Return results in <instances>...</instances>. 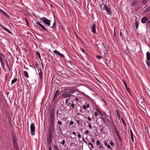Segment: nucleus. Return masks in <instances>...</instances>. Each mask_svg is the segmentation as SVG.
Segmentation results:
<instances>
[{
  "label": "nucleus",
  "instance_id": "9b49d317",
  "mask_svg": "<svg viewBox=\"0 0 150 150\" xmlns=\"http://www.w3.org/2000/svg\"><path fill=\"white\" fill-rule=\"evenodd\" d=\"M0 26L4 30H6L7 31L8 33H9L11 34L12 32L10 31L7 28H6L4 26H3L2 25H0Z\"/></svg>",
  "mask_w": 150,
  "mask_h": 150
},
{
  "label": "nucleus",
  "instance_id": "39448f33",
  "mask_svg": "<svg viewBox=\"0 0 150 150\" xmlns=\"http://www.w3.org/2000/svg\"><path fill=\"white\" fill-rule=\"evenodd\" d=\"M53 52L55 54L58 55L60 57L63 58L65 57V56L63 54H61L56 50H55Z\"/></svg>",
  "mask_w": 150,
  "mask_h": 150
},
{
  "label": "nucleus",
  "instance_id": "f3484780",
  "mask_svg": "<svg viewBox=\"0 0 150 150\" xmlns=\"http://www.w3.org/2000/svg\"><path fill=\"white\" fill-rule=\"evenodd\" d=\"M146 59L148 61L150 60V53L149 52L146 53Z\"/></svg>",
  "mask_w": 150,
  "mask_h": 150
},
{
  "label": "nucleus",
  "instance_id": "4be33fe9",
  "mask_svg": "<svg viewBox=\"0 0 150 150\" xmlns=\"http://www.w3.org/2000/svg\"><path fill=\"white\" fill-rule=\"evenodd\" d=\"M23 74H24V76L25 77H26L27 78H28L29 77L28 73L27 71H24Z\"/></svg>",
  "mask_w": 150,
  "mask_h": 150
},
{
  "label": "nucleus",
  "instance_id": "5701e85b",
  "mask_svg": "<svg viewBox=\"0 0 150 150\" xmlns=\"http://www.w3.org/2000/svg\"><path fill=\"white\" fill-rule=\"evenodd\" d=\"M71 106L72 108V109H77V107L74 104L72 103L71 105Z\"/></svg>",
  "mask_w": 150,
  "mask_h": 150
},
{
  "label": "nucleus",
  "instance_id": "09e8293b",
  "mask_svg": "<svg viewBox=\"0 0 150 150\" xmlns=\"http://www.w3.org/2000/svg\"><path fill=\"white\" fill-rule=\"evenodd\" d=\"M54 148L55 150H59L58 147L56 145H55L54 146Z\"/></svg>",
  "mask_w": 150,
  "mask_h": 150
},
{
  "label": "nucleus",
  "instance_id": "c756f323",
  "mask_svg": "<svg viewBox=\"0 0 150 150\" xmlns=\"http://www.w3.org/2000/svg\"><path fill=\"white\" fill-rule=\"evenodd\" d=\"M140 105L143 108H145V105L142 102L141 103V104H140Z\"/></svg>",
  "mask_w": 150,
  "mask_h": 150
},
{
  "label": "nucleus",
  "instance_id": "0eeeda50",
  "mask_svg": "<svg viewBox=\"0 0 150 150\" xmlns=\"http://www.w3.org/2000/svg\"><path fill=\"white\" fill-rule=\"evenodd\" d=\"M103 9L104 10H105L109 14H110L111 13V11L110 9V8L106 5H104V7L103 8Z\"/></svg>",
  "mask_w": 150,
  "mask_h": 150
},
{
  "label": "nucleus",
  "instance_id": "a211bd4d",
  "mask_svg": "<svg viewBox=\"0 0 150 150\" xmlns=\"http://www.w3.org/2000/svg\"><path fill=\"white\" fill-rule=\"evenodd\" d=\"M5 58L4 55L2 53H0V61L2 62L3 59Z\"/></svg>",
  "mask_w": 150,
  "mask_h": 150
},
{
  "label": "nucleus",
  "instance_id": "72a5a7b5",
  "mask_svg": "<svg viewBox=\"0 0 150 150\" xmlns=\"http://www.w3.org/2000/svg\"><path fill=\"white\" fill-rule=\"evenodd\" d=\"M147 0H143L142 1V3L145 4L147 3Z\"/></svg>",
  "mask_w": 150,
  "mask_h": 150
},
{
  "label": "nucleus",
  "instance_id": "f704fd0d",
  "mask_svg": "<svg viewBox=\"0 0 150 150\" xmlns=\"http://www.w3.org/2000/svg\"><path fill=\"white\" fill-rule=\"evenodd\" d=\"M87 123L88 124V126L89 128V129H91V128H92V126H91V123H89L88 121H87Z\"/></svg>",
  "mask_w": 150,
  "mask_h": 150
},
{
  "label": "nucleus",
  "instance_id": "f8f14e48",
  "mask_svg": "<svg viewBox=\"0 0 150 150\" xmlns=\"http://www.w3.org/2000/svg\"><path fill=\"white\" fill-rule=\"evenodd\" d=\"M148 19L147 18L145 17H144L141 19V21L142 23H144L148 21Z\"/></svg>",
  "mask_w": 150,
  "mask_h": 150
},
{
  "label": "nucleus",
  "instance_id": "cd10ccee",
  "mask_svg": "<svg viewBox=\"0 0 150 150\" xmlns=\"http://www.w3.org/2000/svg\"><path fill=\"white\" fill-rule=\"evenodd\" d=\"M50 122L51 125L54 124V119H50Z\"/></svg>",
  "mask_w": 150,
  "mask_h": 150
},
{
  "label": "nucleus",
  "instance_id": "864d4df0",
  "mask_svg": "<svg viewBox=\"0 0 150 150\" xmlns=\"http://www.w3.org/2000/svg\"><path fill=\"white\" fill-rule=\"evenodd\" d=\"M114 127H115V132H116V133L117 132H118V131L116 127V126L115 125H114Z\"/></svg>",
  "mask_w": 150,
  "mask_h": 150
},
{
  "label": "nucleus",
  "instance_id": "6e6552de",
  "mask_svg": "<svg viewBox=\"0 0 150 150\" xmlns=\"http://www.w3.org/2000/svg\"><path fill=\"white\" fill-rule=\"evenodd\" d=\"M55 110L53 109L51 111L50 115V119H54V116Z\"/></svg>",
  "mask_w": 150,
  "mask_h": 150
},
{
  "label": "nucleus",
  "instance_id": "c85d7f7f",
  "mask_svg": "<svg viewBox=\"0 0 150 150\" xmlns=\"http://www.w3.org/2000/svg\"><path fill=\"white\" fill-rule=\"evenodd\" d=\"M122 81L124 83L125 88L127 87V86L125 81L124 79H123Z\"/></svg>",
  "mask_w": 150,
  "mask_h": 150
},
{
  "label": "nucleus",
  "instance_id": "c03bdc74",
  "mask_svg": "<svg viewBox=\"0 0 150 150\" xmlns=\"http://www.w3.org/2000/svg\"><path fill=\"white\" fill-rule=\"evenodd\" d=\"M96 110L99 113V114H100V115H101V116H103V115L101 113V112L98 110V109H96Z\"/></svg>",
  "mask_w": 150,
  "mask_h": 150
},
{
  "label": "nucleus",
  "instance_id": "7c9ffc66",
  "mask_svg": "<svg viewBox=\"0 0 150 150\" xmlns=\"http://www.w3.org/2000/svg\"><path fill=\"white\" fill-rule=\"evenodd\" d=\"M150 11V6L147 8L145 10V11L146 13L148 12H149Z\"/></svg>",
  "mask_w": 150,
  "mask_h": 150
},
{
  "label": "nucleus",
  "instance_id": "aec40b11",
  "mask_svg": "<svg viewBox=\"0 0 150 150\" xmlns=\"http://www.w3.org/2000/svg\"><path fill=\"white\" fill-rule=\"evenodd\" d=\"M48 143V149L49 150H52V147H51V143L52 142H47Z\"/></svg>",
  "mask_w": 150,
  "mask_h": 150
},
{
  "label": "nucleus",
  "instance_id": "473e14b6",
  "mask_svg": "<svg viewBox=\"0 0 150 150\" xmlns=\"http://www.w3.org/2000/svg\"><path fill=\"white\" fill-rule=\"evenodd\" d=\"M118 139H119V143H120V144L121 145L122 143V140H121V137H120L118 138Z\"/></svg>",
  "mask_w": 150,
  "mask_h": 150
},
{
  "label": "nucleus",
  "instance_id": "3c124183",
  "mask_svg": "<svg viewBox=\"0 0 150 150\" xmlns=\"http://www.w3.org/2000/svg\"><path fill=\"white\" fill-rule=\"evenodd\" d=\"M106 146H107V147L108 149H111V146L110 145L108 144Z\"/></svg>",
  "mask_w": 150,
  "mask_h": 150
},
{
  "label": "nucleus",
  "instance_id": "e2e57ef3",
  "mask_svg": "<svg viewBox=\"0 0 150 150\" xmlns=\"http://www.w3.org/2000/svg\"><path fill=\"white\" fill-rule=\"evenodd\" d=\"M131 139L132 141L133 142H134V138H133V136H131Z\"/></svg>",
  "mask_w": 150,
  "mask_h": 150
},
{
  "label": "nucleus",
  "instance_id": "a19ab883",
  "mask_svg": "<svg viewBox=\"0 0 150 150\" xmlns=\"http://www.w3.org/2000/svg\"><path fill=\"white\" fill-rule=\"evenodd\" d=\"M88 145H90L91 146V148H94V146L93 145V144L91 143H88Z\"/></svg>",
  "mask_w": 150,
  "mask_h": 150
},
{
  "label": "nucleus",
  "instance_id": "6ab92c4d",
  "mask_svg": "<svg viewBox=\"0 0 150 150\" xmlns=\"http://www.w3.org/2000/svg\"><path fill=\"white\" fill-rule=\"evenodd\" d=\"M13 143V145L14 148L16 149V150H18V146H17V142L15 143Z\"/></svg>",
  "mask_w": 150,
  "mask_h": 150
},
{
  "label": "nucleus",
  "instance_id": "1a4fd4ad",
  "mask_svg": "<svg viewBox=\"0 0 150 150\" xmlns=\"http://www.w3.org/2000/svg\"><path fill=\"white\" fill-rule=\"evenodd\" d=\"M96 25L93 23L92 26L91 27V31L94 33H96Z\"/></svg>",
  "mask_w": 150,
  "mask_h": 150
},
{
  "label": "nucleus",
  "instance_id": "49530a36",
  "mask_svg": "<svg viewBox=\"0 0 150 150\" xmlns=\"http://www.w3.org/2000/svg\"><path fill=\"white\" fill-rule=\"evenodd\" d=\"M57 123H58V125H62V122L61 121H60V120H58L57 121Z\"/></svg>",
  "mask_w": 150,
  "mask_h": 150
},
{
  "label": "nucleus",
  "instance_id": "e433bc0d",
  "mask_svg": "<svg viewBox=\"0 0 150 150\" xmlns=\"http://www.w3.org/2000/svg\"><path fill=\"white\" fill-rule=\"evenodd\" d=\"M96 144L98 145H99L100 144V142L99 140H98L96 142Z\"/></svg>",
  "mask_w": 150,
  "mask_h": 150
},
{
  "label": "nucleus",
  "instance_id": "052dcab7",
  "mask_svg": "<svg viewBox=\"0 0 150 150\" xmlns=\"http://www.w3.org/2000/svg\"><path fill=\"white\" fill-rule=\"evenodd\" d=\"M75 120L77 122V123H78V125H80V124L79 120Z\"/></svg>",
  "mask_w": 150,
  "mask_h": 150
},
{
  "label": "nucleus",
  "instance_id": "4c0bfd02",
  "mask_svg": "<svg viewBox=\"0 0 150 150\" xmlns=\"http://www.w3.org/2000/svg\"><path fill=\"white\" fill-rule=\"evenodd\" d=\"M36 54L37 56L41 59L40 58V54L38 52H37Z\"/></svg>",
  "mask_w": 150,
  "mask_h": 150
},
{
  "label": "nucleus",
  "instance_id": "a878e982",
  "mask_svg": "<svg viewBox=\"0 0 150 150\" xmlns=\"http://www.w3.org/2000/svg\"><path fill=\"white\" fill-rule=\"evenodd\" d=\"M102 119L103 121V123H104V124L106 125H107V126H108V125L107 124V122H106V121L104 119L103 117H102Z\"/></svg>",
  "mask_w": 150,
  "mask_h": 150
},
{
  "label": "nucleus",
  "instance_id": "5fc2aeb1",
  "mask_svg": "<svg viewBox=\"0 0 150 150\" xmlns=\"http://www.w3.org/2000/svg\"><path fill=\"white\" fill-rule=\"evenodd\" d=\"M61 144H62V145H64V144L65 143V141L64 140H63L62 141V142H61Z\"/></svg>",
  "mask_w": 150,
  "mask_h": 150
},
{
  "label": "nucleus",
  "instance_id": "37998d69",
  "mask_svg": "<svg viewBox=\"0 0 150 150\" xmlns=\"http://www.w3.org/2000/svg\"><path fill=\"white\" fill-rule=\"evenodd\" d=\"M96 110L99 113V114H100V115H101V116H103V115L101 113V112L98 110V109H96Z\"/></svg>",
  "mask_w": 150,
  "mask_h": 150
},
{
  "label": "nucleus",
  "instance_id": "bf43d9fd",
  "mask_svg": "<svg viewBox=\"0 0 150 150\" xmlns=\"http://www.w3.org/2000/svg\"><path fill=\"white\" fill-rule=\"evenodd\" d=\"M116 134L117 135V137H118V138L120 137V135H119L118 132H117L116 133Z\"/></svg>",
  "mask_w": 150,
  "mask_h": 150
},
{
  "label": "nucleus",
  "instance_id": "603ef678",
  "mask_svg": "<svg viewBox=\"0 0 150 150\" xmlns=\"http://www.w3.org/2000/svg\"><path fill=\"white\" fill-rule=\"evenodd\" d=\"M96 57L97 58H98L99 59H100L101 58V56L99 55H96Z\"/></svg>",
  "mask_w": 150,
  "mask_h": 150
},
{
  "label": "nucleus",
  "instance_id": "ddd939ff",
  "mask_svg": "<svg viewBox=\"0 0 150 150\" xmlns=\"http://www.w3.org/2000/svg\"><path fill=\"white\" fill-rule=\"evenodd\" d=\"M54 132V131L51 129V128H50L48 131V135L50 136H52V134H53Z\"/></svg>",
  "mask_w": 150,
  "mask_h": 150
},
{
  "label": "nucleus",
  "instance_id": "de8ad7c7",
  "mask_svg": "<svg viewBox=\"0 0 150 150\" xmlns=\"http://www.w3.org/2000/svg\"><path fill=\"white\" fill-rule=\"evenodd\" d=\"M25 21L26 22V23L27 25V26H28V21H27V18H25Z\"/></svg>",
  "mask_w": 150,
  "mask_h": 150
},
{
  "label": "nucleus",
  "instance_id": "7ed1b4c3",
  "mask_svg": "<svg viewBox=\"0 0 150 150\" xmlns=\"http://www.w3.org/2000/svg\"><path fill=\"white\" fill-rule=\"evenodd\" d=\"M35 124L34 123L32 122L30 126V132L32 135H35Z\"/></svg>",
  "mask_w": 150,
  "mask_h": 150
},
{
  "label": "nucleus",
  "instance_id": "2eb2a0df",
  "mask_svg": "<svg viewBox=\"0 0 150 150\" xmlns=\"http://www.w3.org/2000/svg\"><path fill=\"white\" fill-rule=\"evenodd\" d=\"M59 93V91L57 90L55 93L54 97L53 99V100H54V99L56 97H57Z\"/></svg>",
  "mask_w": 150,
  "mask_h": 150
},
{
  "label": "nucleus",
  "instance_id": "79ce46f5",
  "mask_svg": "<svg viewBox=\"0 0 150 150\" xmlns=\"http://www.w3.org/2000/svg\"><path fill=\"white\" fill-rule=\"evenodd\" d=\"M1 63V65L2 66V67L4 68V63L3 62V60H2V62H0Z\"/></svg>",
  "mask_w": 150,
  "mask_h": 150
},
{
  "label": "nucleus",
  "instance_id": "bb28decb",
  "mask_svg": "<svg viewBox=\"0 0 150 150\" xmlns=\"http://www.w3.org/2000/svg\"><path fill=\"white\" fill-rule=\"evenodd\" d=\"M12 140H13V143H15V142H16V137H15V136H13Z\"/></svg>",
  "mask_w": 150,
  "mask_h": 150
},
{
  "label": "nucleus",
  "instance_id": "ea45409f",
  "mask_svg": "<svg viewBox=\"0 0 150 150\" xmlns=\"http://www.w3.org/2000/svg\"><path fill=\"white\" fill-rule=\"evenodd\" d=\"M0 12L2 14H4L5 12L1 9H0Z\"/></svg>",
  "mask_w": 150,
  "mask_h": 150
},
{
  "label": "nucleus",
  "instance_id": "b1692460",
  "mask_svg": "<svg viewBox=\"0 0 150 150\" xmlns=\"http://www.w3.org/2000/svg\"><path fill=\"white\" fill-rule=\"evenodd\" d=\"M39 77H40L41 79H42V70L41 69H40V72L39 73Z\"/></svg>",
  "mask_w": 150,
  "mask_h": 150
},
{
  "label": "nucleus",
  "instance_id": "9d476101",
  "mask_svg": "<svg viewBox=\"0 0 150 150\" xmlns=\"http://www.w3.org/2000/svg\"><path fill=\"white\" fill-rule=\"evenodd\" d=\"M52 136L47 135V142H52Z\"/></svg>",
  "mask_w": 150,
  "mask_h": 150
},
{
  "label": "nucleus",
  "instance_id": "4468645a",
  "mask_svg": "<svg viewBox=\"0 0 150 150\" xmlns=\"http://www.w3.org/2000/svg\"><path fill=\"white\" fill-rule=\"evenodd\" d=\"M139 24V21H137V20H136L135 21V24L134 26L136 27L135 30L137 29L138 28V25Z\"/></svg>",
  "mask_w": 150,
  "mask_h": 150
},
{
  "label": "nucleus",
  "instance_id": "412c9836",
  "mask_svg": "<svg viewBox=\"0 0 150 150\" xmlns=\"http://www.w3.org/2000/svg\"><path fill=\"white\" fill-rule=\"evenodd\" d=\"M5 62L6 64V65L7 68L9 70V71H11L10 67L8 65V62L7 60H6V59H5Z\"/></svg>",
  "mask_w": 150,
  "mask_h": 150
},
{
  "label": "nucleus",
  "instance_id": "6e6d98bb",
  "mask_svg": "<svg viewBox=\"0 0 150 150\" xmlns=\"http://www.w3.org/2000/svg\"><path fill=\"white\" fill-rule=\"evenodd\" d=\"M110 144L112 146H114V143L112 142H110Z\"/></svg>",
  "mask_w": 150,
  "mask_h": 150
},
{
  "label": "nucleus",
  "instance_id": "393cba45",
  "mask_svg": "<svg viewBox=\"0 0 150 150\" xmlns=\"http://www.w3.org/2000/svg\"><path fill=\"white\" fill-rule=\"evenodd\" d=\"M17 79L16 78H15L14 79L12 80L11 84H12L15 83L17 81Z\"/></svg>",
  "mask_w": 150,
  "mask_h": 150
},
{
  "label": "nucleus",
  "instance_id": "a18cd8bd",
  "mask_svg": "<svg viewBox=\"0 0 150 150\" xmlns=\"http://www.w3.org/2000/svg\"><path fill=\"white\" fill-rule=\"evenodd\" d=\"M51 129H52V130L54 131V125H51Z\"/></svg>",
  "mask_w": 150,
  "mask_h": 150
},
{
  "label": "nucleus",
  "instance_id": "423d86ee",
  "mask_svg": "<svg viewBox=\"0 0 150 150\" xmlns=\"http://www.w3.org/2000/svg\"><path fill=\"white\" fill-rule=\"evenodd\" d=\"M36 24L41 27L43 30L46 32H47L48 31V30L45 28L44 26L41 24L39 22L37 21L36 22Z\"/></svg>",
  "mask_w": 150,
  "mask_h": 150
},
{
  "label": "nucleus",
  "instance_id": "774afa93",
  "mask_svg": "<svg viewBox=\"0 0 150 150\" xmlns=\"http://www.w3.org/2000/svg\"><path fill=\"white\" fill-rule=\"evenodd\" d=\"M89 132L88 130H86L85 131V133L86 134L89 133Z\"/></svg>",
  "mask_w": 150,
  "mask_h": 150
},
{
  "label": "nucleus",
  "instance_id": "2f4dec72",
  "mask_svg": "<svg viewBox=\"0 0 150 150\" xmlns=\"http://www.w3.org/2000/svg\"><path fill=\"white\" fill-rule=\"evenodd\" d=\"M116 114L117 115V117L120 118V115L118 112V111L117 110H116Z\"/></svg>",
  "mask_w": 150,
  "mask_h": 150
},
{
  "label": "nucleus",
  "instance_id": "f03ea898",
  "mask_svg": "<svg viewBox=\"0 0 150 150\" xmlns=\"http://www.w3.org/2000/svg\"><path fill=\"white\" fill-rule=\"evenodd\" d=\"M39 18L41 20L43 21L46 25L49 26L50 25L51 22L50 20H49L45 17H43L42 18L40 17Z\"/></svg>",
  "mask_w": 150,
  "mask_h": 150
},
{
  "label": "nucleus",
  "instance_id": "20e7f679",
  "mask_svg": "<svg viewBox=\"0 0 150 150\" xmlns=\"http://www.w3.org/2000/svg\"><path fill=\"white\" fill-rule=\"evenodd\" d=\"M97 45L99 49V50H104L105 49V45L103 43H102L101 41H100V42H98V44H97Z\"/></svg>",
  "mask_w": 150,
  "mask_h": 150
},
{
  "label": "nucleus",
  "instance_id": "4d7b16f0",
  "mask_svg": "<svg viewBox=\"0 0 150 150\" xmlns=\"http://www.w3.org/2000/svg\"><path fill=\"white\" fill-rule=\"evenodd\" d=\"M82 108L84 109L85 110H86L87 108L86 107V106L84 105L82 106Z\"/></svg>",
  "mask_w": 150,
  "mask_h": 150
},
{
  "label": "nucleus",
  "instance_id": "0e129e2a",
  "mask_svg": "<svg viewBox=\"0 0 150 150\" xmlns=\"http://www.w3.org/2000/svg\"><path fill=\"white\" fill-rule=\"evenodd\" d=\"M69 124L70 125H72L73 124L74 122L73 121H70Z\"/></svg>",
  "mask_w": 150,
  "mask_h": 150
},
{
  "label": "nucleus",
  "instance_id": "c9c22d12",
  "mask_svg": "<svg viewBox=\"0 0 150 150\" xmlns=\"http://www.w3.org/2000/svg\"><path fill=\"white\" fill-rule=\"evenodd\" d=\"M121 120L122 121V122L123 124L125 125V126H126V124L125 123V122L124 120L122 118V117H121Z\"/></svg>",
  "mask_w": 150,
  "mask_h": 150
},
{
  "label": "nucleus",
  "instance_id": "f257e3e1",
  "mask_svg": "<svg viewBox=\"0 0 150 150\" xmlns=\"http://www.w3.org/2000/svg\"><path fill=\"white\" fill-rule=\"evenodd\" d=\"M68 91L62 94V96L64 98L70 97L71 96H74L73 94L77 90L76 89L71 88L68 89ZM75 97V96H74Z\"/></svg>",
  "mask_w": 150,
  "mask_h": 150
},
{
  "label": "nucleus",
  "instance_id": "dca6fc26",
  "mask_svg": "<svg viewBox=\"0 0 150 150\" xmlns=\"http://www.w3.org/2000/svg\"><path fill=\"white\" fill-rule=\"evenodd\" d=\"M138 3V0H134L133 2L131 4V6H133Z\"/></svg>",
  "mask_w": 150,
  "mask_h": 150
},
{
  "label": "nucleus",
  "instance_id": "13d9d810",
  "mask_svg": "<svg viewBox=\"0 0 150 150\" xmlns=\"http://www.w3.org/2000/svg\"><path fill=\"white\" fill-rule=\"evenodd\" d=\"M146 62V64L148 66H149L150 65V62L149 61H147Z\"/></svg>",
  "mask_w": 150,
  "mask_h": 150
},
{
  "label": "nucleus",
  "instance_id": "69168bd1",
  "mask_svg": "<svg viewBox=\"0 0 150 150\" xmlns=\"http://www.w3.org/2000/svg\"><path fill=\"white\" fill-rule=\"evenodd\" d=\"M78 133H79V134H78V137L79 138H80L81 137V135H80V133L79 132H78Z\"/></svg>",
  "mask_w": 150,
  "mask_h": 150
},
{
  "label": "nucleus",
  "instance_id": "680f3d73",
  "mask_svg": "<svg viewBox=\"0 0 150 150\" xmlns=\"http://www.w3.org/2000/svg\"><path fill=\"white\" fill-rule=\"evenodd\" d=\"M87 119L89 121H91V118L88 116L87 117Z\"/></svg>",
  "mask_w": 150,
  "mask_h": 150
},
{
  "label": "nucleus",
  "instance_id": "338daca9",
  "mask_svg": "<svg viewBox=\"0 0 150 150\" xmlns=\"http://www.w3.org/2000/svg\"><path fill=\"white\" fill-rule=\"evenodd\" d=\"M94 115L96 116H97L98 115V113L97 112H94Z\"/></svg>",
  "mask_w": 150,
  "mask_h": 150
},
{
  "label": "nucleus",
  "instance_id": "58836bf2",
  "mask_svg": "<svg viewBox=\"0 0 150 150\" xmlns=\"http://www.w3.org/2000/svg\"><path fill=\"white\" fill-rule=\"evenodd\" d=\"M127 91L129 93H130L131 94V92H130V91L129 90V88H128L127 87H125Z\"/></svg>",
  "mask_w": 150,
  "mask_h": 150
},
{
  "label": "nucleus",
  "instance_id": "8fccbe9b",
  "mask_svg": "<svg viewBox=\"0 0 150 150\" xmlns=\"http://www.w3.org/2000/svg\"><path fill=\"white\" fill-rule=\"evenodd\" d=\"M5 16L7 17H10L8 15V14L6 13V12L4 14Z\"/></svg>",
  "mask_w": 150,
  "mask_h": 150
}]
</instances>
